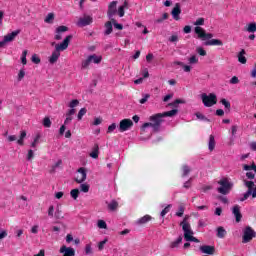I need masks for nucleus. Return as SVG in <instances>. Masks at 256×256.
<instances>
[{
	"label": "nucleus",
	"instance_id": "nucleus-48",
	"mask_svg": "<svg viewBox=\"0 0 256 256\" xmlns=\"http://www.w3.org/2000/svg\"><path fill=\"white\" fill-rule=\"evenodd\" d=\"M77 105H79V100L74 99V100H72V101L69 103L68 107H70V109H75V107H77Z\"/></svg>",
	"mask_w": 256,
	"mask_h": 256
},
{
	"label": "nucleus",
	"instance_id": "nucleus-11",
	"mask_svg": "<svg viewBox=\"0 0 256 256\" xmlns=\"http://www.w3.org/2000/svg\"><path fill=\"white\" fill-rule=\"evenodd\" d=\"M132 126H133V120L123 119L120 121L118 129L120 133H125V131H129V129H131Z\"/></svg>",
	"mask_w": 256,
	"mask_h": 256
},
{
	"label": "nucleus",
	"instance_id": "nucleus-6",
	"mask_svg": "<svg viewBox=\"0 0 256 256\" xmlns=\"http://www.w3.org/2000/svg\"><path fill=\"white\" fill-rule=\"evenodd\" d=\"M218 185H220V187L217 188V191L221 195H229L231 189H233V183L229 182L227 178H223L218 181Z\"/></svg>",
	"mask_w": 256,
	"mask_h": 256
},
{
	"label": "nucleus",
	"instance_id": "nucleus-29",
	"mask_svg": "<svg viewBox=\"0 0 256 256\" xmlns=\"http://www.w3.org/2000/svg\"><path fill=\"white\" fill-rule=\"evenodd\" d=\"M191 173V167L188 165H183L182 166V177H187Z\"/></svg>",
	"mask_w": 256,
	"mask_h": 256
},
{
	"label": "nucleus",
	"instance_id": "nucleus-36",
	"mask_svg": "<svg viewBox=\"0 0 256 256\" xmlns=\"http://www.w3.org/2000/svg\"><path fill=\"white\" fill-rule=\"evenodd\" d=\"M70 195H71L72 199L77 200V198L79 197V189H77V188L72 189L70 191Z\"/></svg>",
	"mask_w": 256,
	"mask_h": 256
},
{
	"label": "nucleus",
	"instance_id": "nucleus-2",
	"mask_svg": "<svg viewBox=\"0 0 256 256\" xmlns=\"http://www.w3.org/2000/svg\"><path fill=\"white\" fill-rule=\"evenodd\" d=\"M71 39H73V35H68L60 44L55 45V50L49 57V63H51V65H54L56 61H59V57H61V51H66V49L69 48V43H71Z\"/></svg>",
	"mask_w": 256,
	"mask_h": 256
},
{
	"label": "nucleus",
	"instance_id": "nucleus-1",
	"mask_svg": "<svg viewBox=\"0 0 256 256\" xmlns=\"http://www.w3.org/2000/svg\"><path fill=\"white\" fill-rule=\"evenodd\" d=\"M177 113H179V110L177 109H173L170 110L168 112H164V113H158L155 115L150 116L149 121L150 122H146L142 125V130L145 131V129H147V127H152L154 133H159V131H161V125L163 123V117H175V115H177Z\"/></svg>",
	"mask_w": 256,
	"mask_h": 256
},
{
	"label": "nucleus",
	"instance_id": "nucleus-18",
	"mask_svg": "<svg viewBox=\"0 0 256 256\" xmlns=\"http://www.w3.org/2000/svg\"><path fill=\"white\" fill-rule=\"evenodd\" d=\"M78 172L80 173V177L75 178L76 183H85L87 179V170L84 167H81L78 169Z\"/></svg>",
	"mask_w": 256,
	"mask_h": 256
},
{
	"label": "nucleus",
	"instance_id": "nucleus-12",
	"mask_svg": "<svg viewBox=\"0 0 256 256\" xmlns=\"http://www.w3.org/2000/svg\"><path fill=\"white\" fill-rule=\"evenodd\" d=\"M115 15H117V1H112L108 5L107 17L108 19L112 20L114 19L113 17H115Z\"/></svg>",
	"mask_w": 256,
	"mask_h": 256
},
{
	"label": "nucleus",
	"instance_id": "nucleus-27",
	"mask_svg": "<svg viewBox=\"0 0 256 256\" xmlns=\"http://www.w3.org/2000/svg\"><path fill=\"white\" fill-rule=\"evenodd\" d=\"M25 137H27V132L25 130H22L20 132V138L17 140L18 145H21V146L25 145L24 143Z\"/></svg>",
	"mask_w": 256,
	"mask_h": 256
},
{
	"label": "nucleus",
	"instance_id": "nucleus-49",
	"mask_svg": "<svg viewBox=\"0 0 256 256\" xmlns=\"http://www.w3.org/2000/svg\"><path fill=\"white\" fill-rule=\"evenodd\" d=\"M85 253L86 255H93V248H91V244H87L85 246Z\"/></svg>",
	"mask_w": 256,
	"mask_h": 256
},
{
	"label": "nucleus",
	"instance_id": "nucleus-25",
	"mask_svg": "<svg viewBox=\"0 0 256 256\" xmlns=\"http://www.w3.org/2000/svg\"><path fill=\"white\" fill-rule=\"evenodd\" d=\"M225 235H227V230L223 228V226H220L217 228V237L219 239H225Z\"/></svg>",
	"mask_w": 256,
	"mask_h": 256
},
{
	"label": "nucleus",
	"instance_id": "nucleus-34",
	"mask_svg": "<svg viewBox=\"0 0 256 256\" xmlns=\"http://www.w3.org/2000/svg\"><path fill=\"white\" fill-rule=\"evenodd\" d=\"M220 103L224 105L225 109H228V111H231V102H229L227 99L225 98L221 99Z\"/></svg>",
	"mask_w": 256,
	"mask_h": 256
},
{
	"label": "nucleus",
	"instance_id": "nucleus-64",
	"mask_svg": "<svg viewBox=\"0 0 256 256\" xmlns=\"http://www.w3.org/2000/svg\"><path fill=\"white\" fill-rule=\"evenodd\" d=\"M251 77L255 78L256 77V64L254 68L251 70Z\"/></svg>",
	"mask_w": 256,
	"mask_h": 256
},
{
	"label": "nucleus",
	"instance_id": "nucleus-14",
	"mask_svg": "<svg viewBox=\"0 0 256 256\" xmlns=\"http://www.w3.org/2000/svg\"><path fill=\"white\" fill-rule=\"evenodd\" d=\"M93 23V17L85 15L82 18H79L77 22L78 27H87V25H91Z\"/></svg>",
	"mask_w": 256,
	"mask_h": 256
},
{
	"label": "nucleus",
	"instance_id": "nucleus-21",
	"mask_svg": "<svg viewBox=\"0 0 256 256\" xmlns=\"http://www.w3.org/2000/svg\"><path fill=\"white\" fill-rule=\"evenodd\" d=\"M105 27V31H104V35H111L113 33V22L108 21L104 24Z\"/></svg>",
	"mask_w": 256,
	"mask_h": 256
},
{
	"label": "nucleus",
	"instance_id": "nucleus-62",
	"mask_svg": "<svg viewBox=\"0 0 256 256\" xmlns=\"http://www.w3.org/2000/svg\"><path fill=\"white\" fill-rule=\"evenodd\" d=\"M25 77V70L21 69L18 73V81H21Z\"/></svg>",
	"mask_w": 256,
	"mask_h": 256
},
{
	"label": "nucleus",
	"instance_id": "nucleus-32",
	"mask_svg": "<svg viewBox=\"0 0 256 256\" xmlns=\"http://www.w3.org/2000/svg\"><path fill=\"white\" fill-rule=\"evenodd\" d=\"M112 25L115 27V29H118V31H123V24H119L115 18H112V20H110Z\"/></svg>",
	"mask_w": 256,
	"mask_h": 256
},
{
	"label": "nucleus",
	"instance_id": "nucleus-47",
	"mask_svg": "<svg viewBox=\"0 0 256 256\" xmlns=\"http://www.w3.org/2000/svg\"><path fill=\"white\" fill-rule=\"evenodd\" d=\"M27 50H24L23 52H22V57H21V61H22V64L23 65H27Z\"/></svg>",
	"mask_w": 256,
	"mask_h": 256
},
{
	"label": "nucleus",
	"instance_id": "nucleus-30",
	"mask_svg": "<svg viewBox=\"0 0 256 256\" xmlns=\"http://www.w3.org/2000/svg\"><path fill=\"white\" fill-rule=\"evenodd\" d=\"M148 221H151V216L145 215L144 217L140 218L137 223L139 225H144V223H148Z\"/></svg>",
	"mask_w": 256,
	"mask_h": 256
},
{
	"label": "nucleus",
	"instance_id": "nucleus-42",
	"mask_svg": "<svg viewBox=\"0 0 256 256\" xmlns=\"http://www.w3.org/2000/svg\"><path fill=\"white\" fill-rule=\"evenodd\" d=\"M89 184H81L80 185V191H82V193H89Z\"/></svg>",
	"mask_w": 256,
	"mask_h": 256
},
{
	"label": "nucleus",
	"instance_id": "nucleus-57",
	"mask_svg": "<svg viewBox=\"0 0 256 256\" xmlns=\"http://www.w3.org/2000/svg\"><path fill=\"white\" fill-rule=\"evenodd\" d=\"M185 213V207L180 206L179 207V212H176V217H181Z\"/></svg>",
	"mask_w": 256,
	"mask_h": 256
},
{
	"label": "nucleus",
	"instance_id": "nucleus-54",
	"mask_svg": "<svg viewBox=\"0 0 256 256\" xmlns=\"http://www.w3.org/2000/svg\"><path fill=\"white\" fill-rule=\"evenodd\" d=\"M168 41H170V43H177V41H179V36L174 34L168 39Z\"/></svg>",
	"mask_w": 256,
	"mask_h": 256
},
{
	"label": "nucleus",
	"instance_id": "nucleus-3",
	"mask_svg": "<svg viewBox=\"0 0 256 256\" xmlns=\"http://www.w3.org/2000/svg\"><path fill=\"white\" fill-rule=\"evenodd\" d=\"M194 25L196 27L194 28V33L198 35V39H201L202 41H209V39H213V34L211 33H206L205 29H203L199 25H205V19L204 18H198L195 22Z\"/></svg>",
	"mask_w": 256,
	"mask_h": 256
},
{
	"label": "nucleus",
	"instance_id": "nucleus-24",
	"mask_svg": "<svg viewBox=\"0 0 256 256\" xmlns=\"http://www.w3.org/2000/svg\"><path fill=\"white\" fill-rule=\"evenodd\" d=\"M183 242V236H179L175 241L170 243V249H177Z\"/></svg>",
	"mask_w": 256,
	"mask_h": 256
},
{
	"label": "nucleus",
	"instance_id": "nucleus-23",
	"mask_svg": "<svg viewBox=\"0 0 256 256\" xmlns=\"http://www.w3.org/2000/svg\"><path fill=\"white\" fill-rule=\"evenodd\" d=\"M92 159H99V144H94L92 152L90 153Z\"/></svg>",
	"mask_w": 256,
	"mask_h": 256
},
{
	"label": "nucleus",
	"instance_id": "nucleus-59",
	"mask_svg": "<svg viewBox=\"0 0 256 256\" xmlns=\"http://www.w3.org/2000/svg\"><path fill=\"white\" fill-rule=\"evenodd\" d=\"M106 243H107V239H105V240L99 242V244H98V249H99V251H103V248L105 247V244H106Z\"/></svg>",
	"mask_w": 256,
	"mask_h": 256
},
{
	"label": "nucleus",
	"instance_id": "nucleus-28",
	"mask_svg": "<svg viewBox=\"0 0 256 256\" xmlns=\"http://www.w3.org/2000/svg\"><path fill=\"white\" fill-rule=\"evenodd\" d=\"M208 149L209 151H213L215 149V136L213 135H210L209 137Z\"/></svg>",
	"mask_w": 256,
	"mask_h": 256
},
{
	"label": "nucleus",
	"instance_id": "nucleus-55",
	"mask_svg": "<svg viewBox=\"0 0 256 256\" xmlns=\"http://www.w3.org/2000/svg\"><path fill=\"white\" fill-rule=\"evenodd\" d=\"M117 129V124L116 123H112L107 130V133H113V131H115Z\"/></svg>",
	"mask_w": 256,
	"mask_h": 256
},
{
	"label": "nucleus",
	"instance_id": "nucleus-33",
	"mask_svg": "<svg viewBox=\"0 0 256 256\" xmlns=\"http://www.w3.org/2000/svg\"><path fill=\"white\" fill-rule=\"evenodd\" d=\"M51 118L49 117H45L42 121V125L46 128L49 129V127H51Z\"/></svg>",
	"mask_w": 256,
	"mask_h": 256
},
{
	"label": "nucleus",
	"instance_id": "nucleus-37",
	"mask_svg": "<svg viewBox=\"0 0 256 256\" xmlns=\"http://www.w3.org/2000/svg\"><path fill=\"white\" fill-rule=\"evenodd\" d=\"M248 33H255L256 31V23H250L248 24V28L246 29Z\"/></svg>",
	"mask_w": 256,
	"mask_h": 256
},
{
	"label": "nucleus",
	"instance_id": "nucleus-17",
	"mask_svg": "<svg viewBox=\"0 0 256 256\" xmlns=\"http://www.w3.org/2000/svg\"><path fill=\"white\" fill-rule=\"evenodd\" d=\"M78 172L80 173V177L75 178L76 183H85L87 179V170L84 167H81L78 169Z\"/></svg>",
	"mask_w": 256,
	"mask_h": 256
},
{
	"label": "nucleus",
	"instance_id": "nucleus-51",
	"mask_svg": "<svg viewBox=\"0 0 256 256\" xmlns=\"http://www.w3.org/2000/svg\"><path fill=\"white\" fill-rule=\"evenodd\" d=\"M99 229H107V223L104 220H98Z\"/></svg>",
	"mask_w": 256,
	"mask_h": 256
},
{
	"label": "nucleus",
	"instance_id": "nucleus-38",
	"mask_svg": "<svg viewBox=\"0 0 256 256\" xmlns=\"http://www.w3.org/2000/svg\"><path fill=\"white\" fill-rule=\"evenodd\" d=\"M55 19V14L49 13L45 18V23H53V20Z\"/></svg>",
	"mask_w": 256,
	"mask_h": 256
},
{
	"label": "nucleus",
	"instance_id": "nucleus-26",
	"mask_svg": "<svg viewBox=\"0 0 256 256\" xmlns=\"http://www.w3.org/2000/svg\"><path fill=\"white\" fill-rule=\"evenodd\" d=\"M238 61L239 63H242V65H245L247 63V58L245 57V50H241L238 54Z\"/></svg>",
	"mask_w": 256,
	"mask_h": 256
},
{
	"label": "nucleus",
	"instance_id": "nucleus-50",
	"mask_svg": "<svg viewBox=\"0 0 256 256\" xmlns=\"http://www.w3.org/2000/svg\"><path fill=\"white\" fill-rule=\"evenodd\" d=\"M192 183H193V178H190L189 180H187V181L184 183V185H183L184 189H191Z\"/></svg>",
	"mask_w": 256,
	"mask_h": 256
},
{
	"label": "nucleus",
	"instance_id": "nucleus-40",
	"mask_svg": "<svg viewBox=\"0 0 256 256\" xmlns=\"http://www.w3.org/2000/svg\"><path fill=\"white\" fill-rule=\"evenodd\" d=\"M117 207H119V203H117V201H112L108 205V208L110 209V211H115V209H117Z\"/></svg>",
	"mask_w": 256,
	"mask_h": 256
},
{
	"label": "nucleus",
	"instance_id": "nucleus-39",
	"mask_svg": "<svg viewBox=\"0 0 256 256\" xmlns=\"http://www.w3.org/2000/svg\"><path fill=\"white\" fill-rule=\"evenodd\" d=\"M87 113V108H81L78 112V121H81L83 119V116Z\"/></svg>",
	"mask_w": 256,
	"mask_h": 256
},
{
	"label": "nucleus",
	"instance_id": "nucleus-15",
	"mask_svg": "<svg viewBox=\"0 0 256 256\" xmlns=\"http://www.w3.org/2000/svg\"><path fill=\"white\" fill-rule=\"evenodd\" d=\"M171 15L175 21H179V19H181V17L179 16V15H181V4L180 3L175 4L174 8L171 11Z\"/></svg>",
	"mask_w": 256,
	"mask_h": 256
},
{
	"label": "nucleus",
	"instance_id": "nucleus-20",
	"mask_svg": "<svg viewBox=\"0 0 256 256\" xmlns=\"http://www.w3.org/2000/svg\"><path fill=\"white\" fill-rule=\"evenodd\" d=\"M200 251L206 255H213L215 253V247L210 245L200 246Z\"/></svg>",
	"mask_w": 256,
	"mask_h": 256
},
{
	"label": "nucleus",
	"instance_id": "nucleus-31",
	"mask_svg": "<svg viewBox=\"0 0 256 256\" xmlns=\"http://www.w3.org/2000/svg\"><path fill=\"white\" fill-rule=\"evenodd\" d=\"M195 115L200 121H207L208 123L211 122V120L203 115L201 112H196Z\"/></svg>",
	"mask_w": 256,
	"mask_h": 256
},
{
	"label": "nucleus",
	"instance_id": "nucleus-46",
	"mask_svg": "<svg viewBox=\"0 0 256 256\" xmlns=\"http://www.w3.org/2000/svg\"><path fill=\"white\" fill-rule=\"evenodd\" d=\"M196 51L201 57H205L207 55V51H205V49H203L202 47H198Z\"/></svg>",
	"mask_w": 256,
	"mask_h": 256
},
{
	"label": "nucleus",
	"instance_id": "nucleus-58",
	"mask_svg": "<svg viewBox=\"0 0 256 256\" xmlns=\"http://www.w3.org/2000/svg\"><path fill=\"white\" fill-rule=\"evenodd\" d=\"M55 213V207L54 206H50L48 209V217H53Z\"/></svg>",
	"mask_w": 256,
	"mask_h": 256
},
{
	"label": "nucleus",
	"instance_id": "nucleus-7",
	"mask_svg": "<svg viewBox=\"0 0 256 256\" xmlns=\"http://www.w3.org/2000/svg\"><path fill=\"white\" fill-rule=\"evenodd\" d=\"M201 99L204 107H213V105H217V95L214 93H210L209 95L203 93L201 94Z\"/></svg>",
	"mask_w": 256,
	"mask_h": 256
},
{
	"label": "nucleus",
	"instance_id": "nucleus-43",
	"mask_svg": "<svg viewBox=\"0 0 256 256\" xmlns=\"http://www.w3.org/2000/svg\"><path fill=\"white\" fill-rule=\"evenodd\" d=\"M188 61H189L190 65H197V63H199V59L195 55L190 57Z\"/></svg>",
	"mask_w": 256,
	"mask_h": 256
},
{
	"label": "nucleus",
	"instance_id": "nucleus-19",
	"mask_svg": "<svg viewBox=\"0 0 256 256\" xmlns=\"http://www.w3.org/2000/svg\"><path fill=\"white\" fill-rule=\"evenodd\" d=\"M232 213L235 216L236 223H240L241 219H243V215L241 214V208L239 207V205H235L232 208Z\"/></svg>",
	"mask_w": 256,
	"mask_h": 256
},
{
	"label": "nucleus",
	"instance_id": "nucleus-16",
	"mask_svg": "<svg viewBox=\"0 0 256 256\" xmlns=\"http://www.w3.org/2000/svg\"><path fill=\"white\" fill-rule=\"evenodd\" d=\"M59 253H61L62 256H75V249L63 245L61 246Z\"/></svg>",
	"mask_w": 256,
	"mask_h": 256
},
{
	"label": "nucleus",
	"instance_id": "nucleus-41",
	"mask_svg": "<svg viewBox=\"0 0 256 256\" xmlns=\"http://www.w3.org/2000/svg\"><path fill=\"white\" fill-rule=\"evenodd\" d=\"M184 103H185V100L176 99L174 102L169 103L168 105L171 107H177V105L184 104Z\"/></svg>",
	"mask_w": 256,
	"mask_h": 256
},
{
	"label": "nucleus",
	"instance_id": "nucleus-61",
	"mask_svg": "<svg viewBox=\"0 0 256 256\" xmlns=\"http://www.w3.org/2000/svg\"><path fill=\"white\" fill-rule=\"evenodd\" d=\"M230 83H231V85H237V83H239V78L237 76H233L230 79Z\"/></svg>",
	"mask_w": 256,
	"mask_h": 256
},
{
	"label": "nucleus",
	"instance_id": "nucleus-35",
	"mask_svg": "<svg viewBox=\"0 0 256 256\" xmlns=\"http://www.w3.org/2000/svg\"><path fill=\"white\" fill-rule=\"evenodd\" d=\"M176 65H180L181 67H183L185 73H189L191 71V66L189 65H184L183 62H175Z\"/></svg>",
	"mask_w": 256,
	"mask_h": 256
},
{
	"label": "nucleus",
	"instance_id": "nucleus-63",
	"mask_svg": "<svg viewBox=\"0 0 256 256\" xmlns=\"http://www.w3.org/2000/svg\"><path fill=\"white\" fill-rule=\"evenodd\" d=\"M250 149H251V151H256V142L250 143Z\"/></svg>",
	"mask_w": 256,
	"mask_h": 256
},
{
	"label": "nucleus",
	"instance_id": "nucleus-4",
	"mask_svg": "<svg viewBox=\"0 0 256 256\" xmlns=\"http://www.w3.org/2000/svg\"><path fill=\"white\" fill-rule=\"evenodd\" d=\"M189 216H185L183 221L180 223L182 227V231H184V239L185 241H192L193 243H199V239L193 236V230H191V224L187 222Z\"/></svg>",
	"mask_w": 256,
	"mask_h": 256
},
{
	"label": "nucleus",
	"instance_id": "nucleus-10",
	"mask_svg": "<svg viewBox=\"0 0 256 256\" xmlns=\"http://www.w3.org/2000/svg\"><path fill=\"white\" fill-rule=\"evenodd\" d=\"M19 33H21V30H15V31L5 35L4 39L2 41H0V49L5 47V45H7V43H13V41H15V39L17 38Z\"/></svg>",
	"mask_w": 256,
	"mask_h": 256
},
{
	"label": "nucleus",
	"instance_id": "nucleus-52",
	"mask_svg": "<svg viewBox=\"0 0 256 256\" xmlns=\"http://www.w3.org/2000/svg\"><path fill=\"white\" fill-rule=\"evenodd\" d=\"M35 157V153L33 152L32 149L28 150V154H27V161H31L33 158Z\"/></svg>",
	"mask_w": 256,
	"mask_h": 256
},
{
	"label": "nucleus",
	"instance_id": "nucleus-8",
	"mask_svg": "<svg viewBox=\"0 0 256 256\" xmlns=\"http://www.w3.org/2000/svg\"><path fill=\"white\" fill-rule=\"evenodd\" d=\"M256 237V232L251 226H246L243 230L242 243H250Z\"/></svg>",
	"mask_w": 256,
	"mask_h": 256
},
{
	"label": "nucleus",
	"instance_id": "nucleus-53",
	"mask_svg": "<svg viewBox=\"0 0 256 256\" xmlns=\"http://www.w3.org/2000/svg\"><path fill=\"white\" fill-rule=\"evenodd\" d=\"M39 139H41V135H37L35 138H34V141L31 143V147L35 148L37 147V144L39 143Z\"/></svg>",
	"mask_w": 256,
	"mask_h": 256
},
{
	"label": "nucleus",
	"instance_id": "nucleus-44",
	"mask_svg": "<svg viewBox=\"0 0 256 256\" xmlns=\"http://www.w3.org/2000/svg\"><path fill=\"white\" fill-rule=\"evenodd\" d=\"M32 63H35V65H39L41 63V58L37 56V54L32 55L31 58Z\"/></svg>",
	"mask_w": 256,
	"mask_h": 256
},
{
	"label": "nucleus",
	"instance_id": "nucleus-22",
	"mask_svg": "<svg viewBox=\"0 0 256 256\" xmlns=\"http://www.w3.org/2000/svg\"><path fill=\"white\" fill-rule=\"evenodd\" d=\"M204 45H206L207 47L209 46H213L216 45L218 47L223 46V41L219 40V39H212V40H208L204 43Z\"/></svg>",
	"mask_w": 256,
	"mask_h": 256
},
{
	"label": "nucleus",
	"instance_id": "nucleus-56",
	"mask_svg": "<svg viewBox=\"0 0 256 256\" xmlns=\"http://www.w3.org/2000/svg\"><path fill=\"white\" fill-rule=\"evenodd\" d=\"M217 199L219 201H221L222 203H224L225 205H227V203H229V199H227V197H225V196H217Z\"/></svg>",
	"mask_w": 256,
	"mask_h": 256
},
{
	"label": "nucleus",
	"instance_id": "nucleus-13",
	"mask_svg": "<svg viewBox=\"0 0 256 256\" xmlns=\"http://www.w3.org/2000/svg\"><path fill=\"white\" fill-rule=\"evenodd\" d=\"M69 31V27L67 26H59L56 28L55 30V36H54V39L55 41H61V39H63V33Z\"/></svg>",
	"mask_w": 256,
	"mask_h": 256
},
{
	"label": "nucleus",
	"instance_id": "nucleus-60",
	"mask_svg": "<svg viewBox=\"0 0 256 256\" xmlns=\"http://www.w3.org/2000/svg\"><path fill=\"white\" fill-rule=\"evenodd\" d=\"M118 15H119V17H125V8L120 6L118 8Z\"/></svg>",
	"mask_w": 256,
	"mask_h": 256
},
{
	"label": "nucleus",
	"instance_id": "nucleus-45",
	"mask_svg": "<svg viewBox=\"0 0 256 256\" xmlns=\"http://www.w3.org/2000/svg\"><path fill=\"white\" fill-rule=\"evenodd\" d=\"M171 209V204H168L160 213L161 217H165L166 213H169Z\"/></svg>",
	"mask_w": 256,
	"mask_h": 256
},
{
	"label": "nucleus",
	"instance_id": "nucleus-5",
	"mask_svg": "<svg viewBox=\"0 0 256 256\" xmlns=\"http://www.w3.org/2000/svg\"><path fill=\"white\" fill-rule=\"evenodd\" d=\"M244 185H245V187H247L248 190L244 193L243 197L240 198V201L241 202L247 201V199H249V197H251V195H252L253 199H255L256 198L255 182L244 180Z\"/></svg>",
	"mask_w": 256,
	"mask_h": 256
},
{
	"label": "nucleus",
	"instance_id": "nucleus-9",
	"mask_svg": "<svg viewBox=\"0 0 256 256\" xmlns=\"http://www.w3.org/2000/svg\"><path fill=\"white\" fill-rule=\"evenodd\" d=\"M103 57L97 56L96 54L90 55L87 57L86 60L82 61V69H87L91 63H95L96 65H99L101 63Z\"/></svg>",
	"mask_w": 256,
	"mask_h": 256
}]
</instances>
